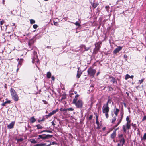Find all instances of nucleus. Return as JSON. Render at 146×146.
<instances>
[{"instance_id": "f257e3e1", "label": "nucleus", "mask_w": 146, "mask_h": 146, "mask_svg": "<svg viewBox=\"0 0 146 146\" xmlns=\"http://www.w3.org/2000/svg\"><path fill=\"white\" fill-rule=\"evenodd\" d=\"M109 107L108 106L104 104L102 107V113L105 114L106 118L109 117L108 113L109 111Z\"/></svg>"}, {"instance_id": "f03ea898", "label": "nucleus", "mask_w": 146, "mask_h": 146, "mask_svg": "<svg viewBox=\"0 0 146 146\" xmlns=\"http://www.w3.org/2000/svg\"><path fill=\"white\" fill-rule=\"evenodd\" d=\"M73 103L75 105L76 107L78 108H81L82 107L83 103L81 100L80 99L78 100H76V99H73Z\"/></svg>"}, {"instance_id": "7ed1b4c3", "label": "nucleus", "mask_w": 146, "mask_h": 146, "mask_svg": "<svg viewBox=\"0 0 146 146\" xmlns=\"http://www.w3.org/2000/svg\"><path fill=\"white\" fill-rule=\"evenodd\" d=\"M10 92L12 98L15 101H18L19 97L15 90L11 88L10 90Z\"/></svg>"}, {"instance_id": "20e7f679", "label": "nucleus", "mask_w": 146, "mask_h": 146, "mask_svg": "<svg viewBox=\"0 0 146 146\" xmlns=\"http://www.w3.org/2000/svg\"><path fill=\"white\" fill-rule=\"evenodd\" d=\"M52 135H45L42 134L39 135L38 136V137L37 138L38 139H48L49 138H51L52 137Z\"/></svg>"}, {"instance_id": "39448f33", "label": "nucleus", "mask_w": 146, "mask_h": 146, "mask_svg": "<svg viewBox=\"0 0 146 146\" xmlns=\"http://www.w3.org/2000/svg\"><path fill=\"white\" fill-rule=\"evenodd\" d=\"M87 72L88 74L90 76L92 77H94V75L96 73V70L91 68H90L88 70Z\"/></svg>"}, {"instance_id": "423d86ee", "label": "nucleus", "mask_w": 146, "mask_h": 146, "mask_svg": "<svg viewBox=\"0 0 146 146\" xmlns=\"http://www.w3.org/2000/svg\"><path fill=\"white\" fill-rule=\"evenodd\" d=\"M34 56L33 57L32 62L33 63H35L36 62L38 63L39 60L38 59V57L37 55V52L35 51L34 52Z\"/></svg>"}, {"instance_id": "0eeeda50", "label": "nucleus", "mask_w": 146, "mask_h": 146, "mask_svg": "<svg viewBox=\"0 0 146 146\" xmlns=\"http://www.w3.org/2000/svg\"><path fill=\"white\" fill-rule=\"evenodd\" d=\"M123 113L122 114L121 117L117 119V121H118V122L116 123V124L113 127L114 128L116 127L121 122L123 117Z\"/></svg>"}, {"instance_id": "6e6552de", "label": "nucleus", "mask_w": 146, "mask_h": 146, "mask_svg": "<svg viewBox=\"0 0 146 146\" xmlns=\"http://www.w3.org/2000/svg\"><path fill=\"white\" fill-rule=\"evenodd\" d=\"M122 48V47L120 46H118L117 48L115 49L113 51L114 54H116L119 52Z\"/></svg>"}, {"instance_id": "1a4fd4ad", "label": "nucleus", "mask_w": 146, "mask_h": 146, "mask_svg": "<svg viewBox=\"0 0 146 146\" xmlns=\"http://www.w3.org/2000/svg\"><path fill=\"white\" fill-rule=\"evenodd\" d=\"M15 122L12 121L7 126L8 128L9 129H11L13 128L15 124Z\"/></svg>"}, {"instance_id": "9d476101", "label": "nucleus", "mask_w": 146, "mask_h": 146, "mask_svg": "<svg viewBox=\"0 0 146 146\" xmlns=\"http://www.w3.org/2000/svg\"><path fill=\"white\" fill-rule=\"evenodd\" d=\"M119 111V110L118 109L115 107L113 110V111L114 114L116 116H117L118 113Z\"/></svg>"}, {"instance_id": "9b49d317", "label": "nucleus", "mask_w": 146, "mask_h": 146, "mask_svg": "<svg viewBox=\"0 0 146 146\" xmlns=\"http://www.w3.org/2000/svg\"><path fill=\"white\" fill-rule=\"evenodd\" d=\"M96 123L97 125V126L96 127V129H100V123L98 121V116L96 115Z\"/></svg>"}, {"instance_id": "f8f14e48", "label": "nucleus", "mask_w": 146, "mask_h": 146, "mask_svg": "<svg viewBox=\"0 0 146 146\" xmlns=\"http://www.w3.org/2000/svg\"><path fill=\"white\" fill-rule=\"evenodd\" d=\"M80 70V68L79 67L78 69V70L77 71V73L76 75V77L78 78H79L80 77L81 75L82 74V72Z\"/></svg>"}, {"instance_id": "ddd939ff", "label": "nucleus", "mask_w": 146, "mask_h": 146, "mask_svg": "<svg viewBox=\"0 0 146 146\" xmlns=\"http://www.w3.org/2000/svg\"><path fill=\"white\" fill-rule=\"evenodd\" d=\"M111 98H110V96H109L108 98V101L107 103L105 104H104L108 106V104L111 103Z\"/></svg>"}, {"instance_id": "4468645a", "label": "nucleus", "mask_w": 146, "mask_h": 146, "mask_svg": "<svg viewBox=\"0 0 146 146\" xmlns=\"http://www.w3.org/2000/svg\"><path fill=\"white\" fill-rule=\"evenodd\" d=\"M6 101L5 102H3L2 104L1 105L3 106H5L6 105V104H10L11 103V101L10 100H7V99H6Z\"/></svg>"}, {"instance_id": "2eb2a0df", "label": "nucleus", "mask_w": 146, "mask_h": 146, "mask_svg": "<svg viewBox=\"0 0 146 146\" xmlns=\"http://www.w3.org/2000/svg\"><path fill=\"white\" fill-rule=\"evenodd\" d=\"M47 142V143H42L44 145L43 146H50L51 145V142L49 141H46Z\"/></svg>"}, {"instance_id": "dca6fc26", "label": "nucleus", "mask_w": 146, "mask_h": 146, "mask_svg": "<svg viewBox=\"0 0 146 146\" xmlns=\"http://www.w3.org/2000/svg\"><path fill=\"white\" fill-rule=\"evenodd\" d=\"M34 42V40L32 38L29 41L28 43V45L30 47L31 46V45L33 44Z\"/></svg>"}, {"instance_id": "f3484780", "label": "nucleus", "mask_w": 146, "mask_h": 146, "mask_svg": "<svg viewBox=\"0 0 146 146\" xmlns=\"http://www.w3.org/2000/svg\"><path fill=\"white\" fill-rule=\"evenodd\" d=\"M116 133L115 131H113V133L111 135V138L113 139L116 137Z\"/></svg>"}, {"instance_id": "a211bd4d", "label": "nucleus", "mask_w": 146, "mask_h": 146, "mask_svg": "<svg viewBox=\"0 0 146 146\" xmlns=\"http://www.w3.org/2000/svg\"><path fill=\"white\" fill-rule=\"evenodd\" d=\"M134 77V76L133 75H131L130 76L128 74H127L126 75L125 79V80H127L129 78H133Z\"/></svg>"}, {"instance_id": "6ab92c4d", "label": "nucleus", "mask_w": 146, "mask_h": 146, "mask_svg": "<svg viewBox=\"0 0 146 146\" xmlns=\"http://www.w3.org/2000/svg\"><path fill=\"white\" fill-rule=\"evenodd\" d=\"M110 79L111 80V81L112 82L113 84H114L115 82L117 83V82L114 77H110Z\"/></svg>"}, {"instance_id": "aec40b11", "label": "nucleus", "mask_w": 146, "mask_h": 146, "mask_svg": "<svg viewBox=\"0 0 146 146\" xmlns=\"http://www.w3.org/2000/svg\"><path fill=\"white\" fill-rule=\"evenodd\" d=\"M101 44V42H98L95 44V47L99 49L100 47V45Z\"/></svg>"}, {"instance_id": "412c9836", "label": "nucleus", "mask_w": 146, "mask_h": 146, "mask_svg": "<svg viewBox=\"0 0 146 146\" xmlns=\"http://www.w3.org/2000/svg\"><path fill=\"white\" fill-rule=\"evenodd\" d=\"M44 132H48V133H52V131H50V130H44L42 131H41V132H39L38 133L40 134V133H42Z\"/></svg>"}, {"instance_id": "4be33fe9", "label": "nucleus", "mask_w": 146, "mask_h": 146, "mask_svg": "<svg viewBox=\"0 0 146 146\" xmlns=\"http://www.w3.org/2000/svg\"><path fill=\"white\" fill-rule=\"evenodd\" d=\"M99 50V49L95 47V48L93 50V53H94V54L97 53V52H98Z\"/></svg>"}, {"instance_id": "5701e85b", "label": "nucleus", "mask_w": 146, "mask_h": 146, "mask_svg": "<svg viewBox=\"0 0 146 146\" xmlns=\"http://www.w3.org/2000/svg\"><path fill=\"white\" fill-rule=\"evenodd\" d=\"M36 120V119L33 117H31L30 121L31 123H33L35 122Z\"/></svg>"}, {"instance_id": "b1692460", "label": "nucleus", "mask_w": 146, "mask_h": 146, "mask_svg": "<svg viewBox=\"0 0 146 146\" xmlns=\"http://www.w3.org/2000/svg\"><path fill=\"white\" fill-rule=\"evenodd\" d=\"M120 143H123V145H124L125 142V140L124 138H122L120 140Z\"/></svg>"}, {"instance_id": "393cba45", "label": "nucleus", "mask_w": 146, "mask_h": 146, "mask_svg": "<svg viewBox=\"0 0 146 146\" xmlns=\"http://www.w3.org/2000/svg\"><path fill=\"white\" fill-rule=\"evenodd\" d=\"M36 127H37L38 129H42L43 128V127L40 124H38L36 125Z\"/></svg>"}, {"instance_id": "a878e982", "label": "nucleus", "mask_w": 146, "mask_h": 146, "mask_svg": "<svg viewBox=\"0 0 146 146\" xmlns=\"http://www.w3.org/2000/svg\"><path fill=\"white\" fill-rule=\"evenodd\" d=\"M117 119L116 117H113L111 119V123H114Z\"/></svg>"}, {"instance_id": "bb28decb", "label": "nucleus", "mask_w": 146, "mask_h": 146, "mask_svg": "<svg viewBox=\"0 0 146 146\" xmlns=\"http://www.w3.org/2000/svg\"><path fill=\"white\" fill-rule=\"evenodd\" d=\"M51 76V74L50 72H48L47 74V78H50Z\"/></svg>"}, {"instance_id": "cd10ccee", "label": "nucleus", "mask_w": 146, "mask_h": 146, "mask_svg": "<svg viewBox=\"0 0 146 146\" xmlns=\"http://www.w3.org/2000/svg\"><path fill=\"white\" fill-rule=\"evenodd\" d=\"M98 5V4L97 3H94L92 4V7L94 8H95L97 7Z\"/></svg>"}, {"instance_id": "c85d7f7f", "label": "nucleus", "mask_w": 146, "mask_h": 146, "mask_svg": "<svg viewBox=\"0 0 146 146\" xmlns=\"http://www.w3.org/2000/svg\"><path fill=\"white\" fill-rule=\"evenodd\" d=\"M23 61V59H21L20 60V61H19V63H18V66L19 65L21 66L22 62Z\"/></svg>"}, {"instance_id": "c756f323", "label": "nucleus", "mask_w": 146, "mask_h": 146, "mask_svg": "<svg viewBox=\"0 0 146 146\" xmlns=\"http://www.w3.org/2000/svg\"><path fill=\"white\" fill-rule=\"evenodd\" d=\"M71 23H74L75 24L76 26H78V27H80L81 26L80 24L78 23V22L77 21L76 23H74L72 22H70Z\"/></svg>"}, {"instance_id": "7c9ffc66", "label": "nucleus", "mask_w": 146, "mask_h": 146, "mask_svg": "<svg viewBox=\"0 0 146 146\" xmlns=\"http://www.w3.org/2000/svg\"><path fill=\"white\" fill-rule=\"evenodd\" d=\"M123 3V1L122 0L118 1L117 2V4H119L120 5L122 4Z\"/></svg>"}, {"instance_id": "2f4dec72", "label": "nucleus", "mask_w": 146, "mask_h": 146, "mask_svg": "<svg viewBox=\"0 0 146 146\" xmlns=\"http://www.w3.org/2000/svg\"><path fill=\"white\" fill-rule=\"evenodd\" d=\"M130 123H127L126 127L128 129H130V125L129 124Z\"/></svg>"}, {"instance_id": "473e14b6", "label": "nucleus", "mask_w": 146, "mask_h": 146, "mask_svg": "<svg viewBox=\"0 0 146 146\" xmlns=\"http://www.w3.org/2000/svg\"><path fill=\"white\" fill-rule=\"evenodd\" d=\"M35 21L33 19H31L30 20V23L31 24L35 23Z\"/></svg>"}, {"instance_id": "72a5a7b5", "label": "nucleus", "mask_w": 146, "mask_h": 146, "mask_svg": "<svg viewBox=\"0 0 146 146\" xmlns=\"http://www.w3.org/2000/svg\"><path fill=\"white\" fill-rule=\"evenodd\" d=\"M24 140L23 139V138H21L20 139H16L17 140V142H19V141H20V142H21L22 141H23Z\"/></svg>"}, {"instance_id": "f704fd0d", "label": "nucleus", "mask_w": 146, "mask_h": 146, "mask_svg": "<svg viewBox=\"0 0 146 146\" xmlns=\"http://www.w3.org/2000/svg\"><path fill=\"white\" fill-rule=\"evenodd\" d=\"M58 111V109H57L56 110H53L51 113L53 115H54Z\"/></svg>"}, {"instance_id": "c9c22d12", "label": "nucleus", "mask_w": 146, "mask_h": 146, "mask_svg": "<svg viewBox=\"0 0 146 146\" xmlns=\"http://www.w3.org/2000/svg\"><path fill=\"white\" fill-rule=\"evenodd\" d=\"M30 141L31 143H37V141L35 139H32Z\"/></svg>"}, {"instance_id": "e433bc0d", "label": "nucleus", "mask_w": 146, "mask_h": 146, "mask_svg": "<svg viewBox=\"0 0 146 146\" xmlns=\"http://www.w3.org/2000/svg\"><path fill=\"white\" fill-rule=\"evenodd\" d=\"M53 114H52V113L51 112H50V113L48 115H46V118H48V117L51 116Z\"/></svg>"}, {"instance_id": "4c0bfd02", "label": "nucleus", "mask_w": 146, "mask_h": 146, "mask_svg": "<svg viewBox=\"0 0 146 146\" xmlns=\"http://www.w3.org/2000/svg\"><path fill=\"white\" fill-rule=\"evenodd\" d=\"M142 140H145L146 139V133H145L143 136V138L141 139Z\"/></svg>"}, {"instance_id": "58836bf2", "label": "nucleus", "mask_w": 146, "mask_h": 146, "mask_svg": "<svg viewBox=\"0 0 146 146\" xmlns=\"http://www.w3.org/2000/svg\"><path fill=\"white\" fill-rule=\"evenodd\" d=\"M105 7L106 10V11L107 12H108L109 11V10L110 8V6H106Z\"/></svg>"}, {"instance_id": "ea45409f", "label": "nucleus", "mask_w": 146, "mask_h": 146, "mask_svg": "<svg viewBox=\"0 0 146 146\" xmlns=\"http://www.w3.org/2000/svg\"><path fill=\"white\" fill-rule=\"evenodd\" d=\"M44 145V144H43L42 143H40L35 145L34 146H43Z\"/></svg>"}, {"instance_id": "a19ab883", "label": "nucleus", "mask_w": 146, "mask_h": 146, "mask_svg": "<svg viewBox=\"0 0 146 146\" xmlns=\"http://www.w3.org/2000/svg\"><path fill=\"white\" fill-rule=\"evenodd\" d=\"M84 48L85 51H87L90 48V47L87 48L85 47V46H84Z\"/></svg>"}, {"instance_id": "79ce46f5", "label": "nucleus", "mask_w": 146, "mask_h": 146, "mask_svg": "<svg viewBox=\"0 0 146 146\" xmlns=\"http://www.w3.org/2000/svg\"><path fill=\"white\" fill-rule=\"evenodd\" d=\"M67 110L70 111H73L74 110V109L72 108H70L67 109Z\"/></svg>"}, {"instance_id": "37998d69", "label": "nucleus", "mask_w": 146, "mask_h": 146, "mask_svg": "<svg viewBox=\"0 0 146 146\" xmlns=\"http://www.w3.org/2000/svg\"><path fill=\"white\" fill-rule=\"evenodd\" d=\"M33 28L35 29H36L38 27V25L36 24H34L33 25Z\"/></svg>"}, {"instance_id": "c03bdc74", "label": "nucleus", "mask_w": 146, "mask_h": 146, "mask_svg": "<svg viewBox=\"0 0 146 146\" xmlns=\"http://www.w3.org/2000/svg\"><path fill=\"white\" fill-rule=\"evenodd\" d=\"M126 120L127 121V123H130V121L129 120V118L128 117H127L126 118Z\"/></svg>"}, {"instance_id": "a18cd8bd", "label": "nucleus", "mask_w": 146, "mask_h": 146, "mask_svg": "<svg viewBox=\"0 0 146 146\" xmlns=\"http://www.w3.org/2000/svg\"><path fill=\"white\" fill-rule=\"evenodd\" d=\"M93 116L92 115H90L88 117V119L89 120H92V119Z\"/></svg>"}, {"instance_id": "49530a36", "label": "nucleus", "mask_w": 146, "mask_h": 146, "mask_svg": "<svg viewBox=\"0 0 146 146\" xmlns=\"http://www.w3.org/2000/svg\"><path fill=\"white\" fill-rule=\"evenodd\" d=\"M123 131H124V132H126V129H125V126L124 125H123Z\"/></svg>"}, {"instance_id": "de8ad7c7", "label": "nucleus", "mask_w": 146, "mask_h": 146, "mask_svg": "<svg viewBox=\"0 0 146 146\" xmlns=\"http://www.w3.org/2000/svg\"><path fill=\"white\" fill-rule=\"evenodd\" d=\"M144 79H142L141 80H139V82L140 84H141L143 81Z\"/></svg>"}, {"instance_id": "09e8293b", "label": "nucleus", "mask_w": 146, "mask_h": 146, "mask_svg": "<svg viewBox=\"0 0 146 146\" xmlns=\"http://www.w3.org/2000/svg\"><path fill=\"white\" fill-rule=\"evenodd\" d=\"M60 111H67V109H62L61 108L60 109Z\"/></svg>"}, {"instance_id": "8fccbe9b", "label": "nucleus", "mask_w": 146, "mask_h": 146, "mask_svg": "<svg viewBox=\"0 0 146 146\" xmlns=\"http://www.w3.org/2000/svg\"><path fill=\"white\" fill-rule=\"evenodd\" d=\"M79 95H76L75 96V98H74V99H76V100H77V98H78L79 97Z\"/></svg>"}, {"instance_id": "3c124183", "label": "nucleus", "mask_w": 146, "mask_h": 146, "mask_svg": "<svg viewBox=\"0 0 146 146\" xmlns=\"http://www.w3.org/2000/svg\"><path fill=\"white\" fill-rule=\"evenodd\" d=\"M145 120H146V116H144L142 119V121H143Z\"/></svg>"}, {"instance_id": "603ef678", "label": "nucleus", "mask_w": 146, "mask_h": 146, "mask_svg": "<svg viewBox=\"0 0 146 146\" xmlns=\"http://www.w3.org/2000/svg\"><path fill=\"white\" fill-rule=\"evenodd\" d=\"M5 22L3 20H2L0 21V24L1 25H2Z\"/></svg>"}, {"instance_id": "864d4df0", "label": "nucleus", "mask_w": 146, "mask_h": 146, "mask_svg": "<svg viewBox=\"0 0 146 146\" xmlns=\"http://www.w3.org/2000/svg\"><path fill=\"white\" fill-rule=\"evenodd\" d=\"M54 24L55 25H58V23L57 22H54Z\"/></svg>"}, {"instance_id": "5fc2aeb1", "label": "nucleus", "mask_w": 146, "mask_h": 146, "mask_svg": "<svg viewBox=\"0 0 146 146\" xmlns=\"http://www.w3.org/2000/svg\"><path fill=\"white\" fill-rule=\"evenodd\" d=\"M66 98V96H62V98H61V100H63V99H65Z\"/></svg>"}, {"instance_id": "6e6d98bb", "label": "nucleus", "mask_w": 146, "mask_h": 146, "mask_svg": "<svg viewBox=\"0 0 146 146\" xmlns=\"http://www.w3.org/2000/svg\"><path fill=\"white\" fill-rule=\"evenodd\" d=\"M57 144V143L55 142H53L52 143H51V145H54V144Z\"/></svg>"}, {"instance_id": "4d7b16f0", "label": "nucleus", "mask_w": 146, "mask_h": 146, "mask_svg": "<svg viewBox=\"0 0 146 146\" xmlns=\"http://www.w3.org/2000/svg\"><path fill=\"white\" fill-rule=\"evenodd\" d=\"M43 102L44 104H47V102L45 100H43Z\"/></svg>"}, {"instance_id": "13d9d810", "label": "nucleus", "mask_w": 146, "mask_h": 146, "mask_svg": "<svg viewBox=\"0 0 146 146\" xmlns=\"http://www.w3.org/2000/svg\"><path fill=\"white\" fill-rule=\"evenodd\" d=\"M51 79L52 80L54 81L55 79V78H54V77L53 76L52 77Z\"/></svg>"}, {"instance_id": "bf43d9fd", "label": "nucleus", "mask_w": 146, "mask_h": 146, "mask_svg": "<svg viewBox=\"0 0 146 146\" xmlns=\"http://www.w3.org/2000/svg\"><path fill=\"white\" fill-rule=\"evenodd\" d=\"M119 127H117V128H116L115 129V130L114 131H115V132H116V131L118 130L119 129Z\"/></svg>"}, {"instance_id": "052dcab7", "label": "nucleus", "mask_w": 146, "mask_h": 146, "mask_svg": "<svg viewBox=\"0 0 146 146\" xmlns=\"http://www.w3.org/2000/svg\"><path fill=\"white\" fill-rule=\"evenodd\" d=\"M123 136V135L122 134H121L119 136V137H122Z\"/></svg>"}, {"instance_id": "680f3d73", "label": "nucleus", "mask_w": 146, "mask_h": 146, "mask_svg": "<svg viewBox=\"0 0 146 146\" xmlns=\"http://www.w3.org/2000/svg\"><path fill=\"white\" fill-rule=\"evenodd\" d=\"M127 56L126 55V54H124V58H127Z\"/></svg>"}, {"instance_id": "e2e57ef3", "label": "nucleus", "mask_w": 146, "mask_h": 146, "mask_svg": "<svg viewBox=\"0 0 146 146\" xmlns=\"http://www.w3.org/2000/svg\"><path fill=\"white\" fill-rule=\"evenodd\" d=\"M52 125L54 126L55 125V124L53 122H52Z\"/></svg>"}, {"instance_id": "0e129e2a", "label": "nucleus", "mask_w": 146, "mask_h": 146, "mask_svg": "<svg viewBox=\"0 0 146 146\" xmlns=\"http://www.w3.org/2000/svg\"><path fill=\"white\" fill-rule=\"evenodd\" d=\"M117 146H121V145L120 143H118L117 144Z\"/></svg>"}, {"instance_id": "69168bd1", "label": "nucleus", "mask_w": 146, "mask_h": 146, "mask_svg": "<svg viewBox=\"0 0 146 146\" xmlns=\"http://www.w3.org/2000/svg\"><path fill=\"white\" fill-rule=\"evenodd\" d=\"M106 128L105 127H104L103 128V130L104 131L105 130Z\"/></svg>"}, {"instance_id": "338daca9", "label": "nucleus", "mask_w": 146, "mask_h": 146, "mask_svg": "<svg viewBox=\"0 0 146 146\" xmlns=\"http://www.w3.org/2000/svg\"><path fill=\"white\" fill-rule=\"evenodd\" d=\"M4 2H5V0H3V4H4Z\"/></svg>"}, {"instance_id": "774afa93", "label": "nucleus", "mask_w": 146, "mask_h": 146, "mask_svg": "<svg viewBox=\"0 0 146 146\" xmlns=\"http://www.w3.org/2000/svg\"><path fill=\"white\" fill-rule=\"evenodd\" d=\"M19 68H17V69L16 71H17H17H18V70H19Z\"/></svg>"}]
</instances>
